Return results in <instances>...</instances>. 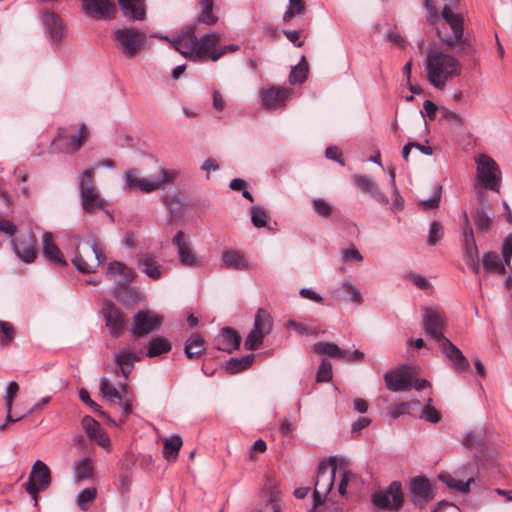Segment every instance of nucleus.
Masks as SVG:
<instances>
[{"label": "nucleus", "instance_id": "nucleus-1", "mask_svg": "<svg viewBox=\"0 0 512 512\" xmlns=\"http://www.w3.org/2000/svg\"><path fill=\"white\" fill-rule=\"evenodd\" d=\"M195 33L194 25L185 27L177 38L170 40L173 48L193 61L212 60L213 54L218 52L220 34L211 32L198 38Z\"/></svg>", "mask_w": 512, "mask_h": 512}, {"label": "nucleus", "instance_id": "nucleus-2", "mask_svg": "<svg viewBox=\"0 0 512 512\" xmlns=\"http://www.w3.org/2000/svg\"><path fill=\"white\" fill-rule=\"evenodd\" d=\"M425 71L429 83L443 90L449 79L461 74V64L452 55L438 49H430L425 59Z\"/></svg>", "mask_w": 512, "mask_h": 512}, {"label": "nucleus", "instance_id": "nucleus-3", "mask_svg": "<svg viewBox=\"0 0 512 512\" xmlns=\"http://www.w3.org/2000/svg\"><path fill=\"white\" fill-rule=\"evenodd\" d=\"M437 37L448 48L458 47V52H467L470 43L463 37V18L444 6L439 19H433Z\"/></svg>", "mask_w": 512, "mask_h": 512}, {"label": "nucleus", "instance_id": "nucleus-4", "mask_svg": "<svg viewBox=\"0 0 512 512\" xmlns=\"http://www.w3.org/2000/svg\"><path fill=\"white\" fill-rule=\"evenodd\" d=\"M17 232L16 225L2 219V233L11 237V249L15 255L24 263H33L37 258V241L34 235L15 236Z\"/></svg>", "mask_w": 512, "mask_h": 512}, {"label": "nucleus", "instance_id": "nucleus-5", "mask_svg": "<svg viewBox=\"0 0 512 512\" xmlns=\"http://www.w3.org/2000/svg\"><path fill=\"white\" fill-rule=\"evenodd\" d=\"M103 261L104 254L96 238L91 237L83 243L78 241L77 251L72 263L80 273L95 272Z\"/></svg>", "mask_w": 512, "mask_h": 512}, {"label": "nucleus", "instance_id": "nucleus-6", "mask_svg": "<svg viewBox=\"0 0 512 512\" xmlns=\"http://www.w3.org/2000/svg\"><path fill=\"white\" fill-rule=\"evenodd\" d=\"M179 177L177 170L162 168L157 178H139L133 170L125 171V179L130 189L138 188L143 192H153L173 183Z\"/></svg>", "mask_w": 512, "mask_h": 512}, {"label": "nucleus", "instance_id": "nucleus-7", "mask_svg": "<svg viewBox=\"0 0 512 512\" xmlns=\"http://www.w3.org/2000/svg\"><path fill=\"white\" fill-rule=\"evenodd\" d=\"M336 470L337 463L335 457H330L327 461L319 464L313 493L315 508L324 503L327 495L332 490Z\"/></svg>", "mask_w": 512, "mask_h": 512}, {"label": "nucleus", "instance_id": "nucleus-8", "mask_svg": "<svg viewBox=\"0 0 512 512\" xmlns=\"http://www.w3.org/2000/svg\"><path fill=\"white\" fill-rule=\"evenodd\" d=\"M477 165V182L488 190L499 192L501 186V171L494 159L486 154L475 158Z\"/></svg>", "mask_w": 512, "mask_h": 512}, {"label": "nucleus", "instance_id": "nucleus-9", "mask_svg": "<svg viewBox=\"0 0 512 512\" xmlns=\"http://www.w3.org/2000/svg\"><path fill=\"white\" fill-rule=\"evenodd\" d=\"M118 48L128 57H135L146 45V33L134 28L117 29L114 32Z\"/></svg>", "mask_w": 512, "mask_h": 512}, {"label": "nucleus", "instance_id": "nucleus-10", "mask_svg": "<svg viewBox=\"0 0 512 512\" xmlns=\"http://www.w3.org/2000/svg\"><path fill=\"white\" fill-rule=\"evenodd\" d=\"M402 487L399 482H392L385 490L372 494L371 502L381 510L398 511L403 505Z\"/></svg>", "mask_w": 512, "mask_h": 512}, {"label": "nucleus", "instance_id": "nucleus-11", "mask_svg": "<svg viewBox=\"0 0 512 512\" xmlns=\"http://www.w3.org/2000/svg\"><path fill=\"white\" fill-rule=\"evenodd\" d=\"M51 483V473L48 466L41 460L35 461L32 466L29 480L24 484L27 493L37 504L38 493L46 490Z\"/></svg>", "mask_w": 512, "mask_h": 512}, {"label": "nucleus", "instance_id": "nucleus-12", "mask_svg": "<svg viewBox=\"0 0 512 512\" xmlns=\"http://www.w3.org/2000/svg\"><path fill=\"white\" fill-rule=\"evenodd\" d=\"M464 223V232L462 236V246L464 250V259L466 264L475 272H479V255L476 245L474 232L470 224L469 217L466 212L462 215Z\"/></svg>", "mask_w": 512, "mask_h": 512}, {"label": "nucleus", "instance_id": "nucleus-13", "mask_svg": "<svg viewBox=\"0 0 512 512\" xmlns=\"http://www.w3.org/2000/svg\"><path fill=\"white\" fill-rule=\"evenodd\" d=\"M423 313V327L426 335L435 340L437 343L442 344L445 339V319L443 314L433 308L425 307L422 309Z\"/></svg>", "mask_w": 512, "mask_h": 512}, {"label": "nucleus", "instance_id": "nucleus-14", "mask_svg": "<svg viewBox=\"0 0 512 512\" xmlns=\"http://www.w3.org/2000/svg\"><path fill=\"white\" fill-rule=\"evenodd\" d=\"M163 318L153 311H138L132 318V333L140 338L160 329Z\"/></svg>", "mask_w": 512, "mask_h": 512}, {"label": "nucleus", "instance_id": "nucleus-15", "mask_svg": "<svg viewBox=\"0 0 512 512\" xmlns=\"http://www.w3.org/2000/svg\"><path fill=\"white\" fill-rule=\"evenodd\" d=\"M89 129L85 124H81L76 134L68 135L66 129L61 128L55 138L62 149L68 154H74L85 143L89 137Z\"/></svg>", "mask_w": 512, "mask_h": 512}, {"label": "nucleus", "instance_id": "nucleus-16", "mask_svg": "<svg viewBox=\"0 0 512 512\" xmlns=\"http://www.w3.org/2000/svg\"><path fill=\"white\" fill-rule=\"evenodd\" d=\"M385 384L388 390L393 392L407 391L412 387L413 374L406 366L388 371L384 375Z\"/></svg>", "mask_w": 512, "mask_h": 512}, {"label": "nucleus", "instance_id": "nucleus-17", "mask_svg": "<svg viewBox=\"0 0 512 512\" xmlns=\"http://www.w3.org/2000/svg\"><path fill=\"white\" fill-rule=\"evenodd\" d=\"M136 265L141 273L145 274L151 280H159L164 272L165 268L159 263L158 257L151 252H139L137 254Z\"/></svg>", "mask_w": 512, "mask_h": 512}, {"label": "nucleus", "instance_id": "nucleus-18", "mask_svg": "<svg viewBox=\"0 0 512 512\" xmlns=\"http://www.w3.org/2000/svg\"><path fill=\"white\" fill-rule=\"evenodd\" d=\"M292 94L291 88L272 86L261 91L262 104L267 109L281 108L291 99Z\"/></svg>", "mask_w": 512, "mask_h": 512}, {"label": "nucleus", "instance_id": "nucleus-19", "mask_svg": "<svg viewBox=\"0 0 512 512\" xmlns=\"http://www.w3.org/2000/svg\"><path fill=\"white\" fill-rule=\"evenodd\" d=\"M172 244L177 248L179 263L189 268H198L201 262L190 248L183 231H178L172 239Z\"/></svg>", "mask_w": 512, "mask_h": 512}, {"label": "nucleus", "instance_id": "nucleus-20", "mask_svg": "<svg viewBox=\"0 0 512 512\" xmlns=\"http://www.w3.org/2000/svg\"><path fill=\"white\" fill-rule=\"evenodd\" d=\"M410 497L415 505H424L433 499L430 481L425 476H417L410 483Z\"/></svg>", "mask_w": 512, "mask_h": 512}, {"label": "nucleus", "instance_id": "nucleus-21", "mask_svg": "<svg viewBox=\"0 0 512 512\" xmlns=\"http://www.w3.org/2000/svg\"><path fill=\"white\" fill-rule=\"evenodd\" d=\"M85 13L97 20L111 18L116 12L112 0H82Z\"/></svg>", "mask_w": 512, "mask_h": 512}, {"label": "nucleus", "instance_id": "nucleus-22", "mask_svg": "<svg viewBox=\"0 0 512 512\" xmlns=\"http://www.w3.org/2000/svg\"><path fill=\"white\" fill-rule=\"evenodd\" d=\"M103 315L110 334L113 336H118L125 325V318L122 310L119 309L114 303L108 302L103 309Z\"/></svg>", "mask_w": 512, "mask_h": 512}, {"label": "nucleus", "instance_id": "nucleus-23", "mask_svg": "<svg viewBox=\"0 0 512 512\" xmlns=\"http://www.w3.org/2000/svg\"><path fill=\"white\" fill-rule=\"evenodd\" d=\"M478 201L479 208L476 209L475 214L473 216L474 224L477 232L487 233L491 229L493 223L492 218L488 215L490 205L486 200L483 192L478 193Z\"/></svg>", "mask_w": 512, "mask_h": 512}, {"label": "nucleus", "instance_id": "nucleus-24", "mask_svg": "<svg viewBox=\"0 0 512 512\" xmlns=\"http://www.w3.org/2000/svg\"><path fill=\"white\" fill-rule=\"evenodd\" d=\"M42 251L47 261L56 266H66L67 261L64 259L63 253L55 244L53 234L44 232L42 235Z\"/></svg>", "mask_w": 512, "mask_h": 512}, {"label": "nucleus", "instance_id": "nucleus-25", "mask_svg": "<svg viewBox=\"0 0 512 512\" xmlns=\"http://www.w3.org/2000/svg\"><path fill=\"white\" fill-rule=\"evenodd\" d=\"M443 354L452 362L453 367L458 372L467 371L470 364L462 351L458 349L449 339L440 344Z\"/></svg>", "mask_w": 512, "mask_h": 512}, {"label": "nucleus", "instance_id": "nucleus-26", "mask_svg": "<svg viewBox=\"0 0 512 512\" xmlns=\"http://www.w3.org/2000/svg\"><path fill=\"white\" fill-rule=\"evenodd\" d=\"M118 3L125 18L133 21L146 18L145 0H118Z\"/></svg>", "mask_w": 512, "mask_h": 512}, {"label": "nucleus", "instance_id": "nucleus-27", "mask_svg": "<svg viewBox=\"0 0 512 512\" xmlns=\"http://www.w3.org/2000/svg\"><path fill=\"white\" fill-rule=\"evenodd\" d=\"M239 345L240 336L235 330L229 327L223 328L215 339V348L227 353H232L238 349Z\"/></svg>", "mask_w": 512, "mask_h": 512}, {"label": "nucleus", "instance_id": "nucleus-28", "mask_svg": "<svg viewBox=\"0 0 512 512\" xmlns=\"http://www.w3.org/2000/svg\"><path fill=\"white\" fill-rule=\"evenodd\" d=\"M140 360L141 357L138 353L128 349H121L115 354L116 365L125 379H128L129 374L132 372L134 362Z\"/></svg>", "mask_w": 512, "mask_h": 512}, {"label": "nucleus", "instance_id": "nucleus-29", "mask_svg": "<svg viewBox=\"0 0 512 512\" xmlns=\"http://www.w3.org/2000/svg\"><path fill=\"white\" fill-rule=\"evenodd\" d=\"M43 22L47 33L53 41L59 42L63 39L65 36V29L62 21L55 13L45 12L43 14Z\"/></svg>", "mask_w": 512, "mask_h": 512}, {"label": "nucleus", "instance_id": "nucleus-30", "mask_svg": "<svg viewBox=\"0 0 512 512\" xmlns=\"http://www.w3.org/2000/svg\"><path fill=\"white\" fill-rule=\"evenodd\" d=\"M81 204L84 212L94 214L98 210H104L106 207L105 200L100 196L98 190L86 191L81 193Z\"/></svg>", "mask_w": 512, "mask_h": 512}, {"label": "nucleus", "instance_id": "nucleus-31", "mask_svg": "<svg viewBox=\"0 0 512 512\" xmlns=\"http://www.w3.org/2000/svg\"><path fill=\"white\" fill-rule=\"evenodd\" d=\"M107 275L109 277H118L116 281L119 283H131L135 278V272L133 269L119 261H114L108 264Z\"/></svg>", "mask_w": 512, "mask_h": 512}, {"label": "nucleus", "instance_id": "nucleus-32", "mask_svg": "<svg viewBox=\"0 0 512 512\" xmlns=\"http://www.w3.org/2000/svg\"><path fill=\"white\" fill-rule=\"evenodd\" d=\"M222 266L227 269L247 270L249 263L244 255L235 250H225L221 256Z\"/></svg>", "mask_w": 512, "mask_h": 512}, {"label": "nucleus", "instance_id": "nucleus-33", "mask_svg": "<svg viewBox=\"0 0 512 512\" xmlns=\"http://www.w3.org/2000/svg\"><path fill=\"white\" fill-rule=\"evenodd\" d=\"M354 183L365 193L371 194L379 202H387L385 195L380 191L377 184L365 175H355Z\"/></svg>", "mask_w": 512, "mask_h": 512}, {"label": "nucleus", "instance_id": "nucleus-34", "mask_svg": "<svg viewBox=\"0 0 512 512\" xmlns=\"http://www.w3.org/2000/svg\"><path fill=\"white\" fill-rule=\"evenodd\" d=\"M206 350V343L204 338L194 333L186 341L184 352L189 359L199 357Z\"/></svg>", "mask_w": 512, "mask_h": 512}, {"label": "nucleus", "instance_id": "nucleus-35", "mask_svg": "<svg viewBox=\"0 0 512 512\" xmlns=\"http://www.w3.org/2000/svg\"><path fill=\"white\" fill-rule=\"evenodd\" d=\"M334 298L338 300L349 299L357 304L362 303V295L360 291L349 281H343L339 288L332 291Z\"/></svg>", "mask_w": 512, "mask_h": 512}, {"label": "nucleus", "instance_id": "nucleus-36", "mask_svg": "<svg viewBox=\"0 0 512 512\" xmlns=\"http://www.w3.org/2000/svg\"><path fill=\"white\" fill-rule=\"evenodd\" d=\"M92 460L88 457L75 461L73 464V479L75 482L87 480L93 476Z\"/></svg>", "mask_w": 512, "mask_h": 512}, {"label": "nucleus", "instance_id": "nucleus-37", "mask_svg": "<svg viewBox=\"0 0 512 512\" xmlns=\"http://www.w3.org/2000/svg\"><path fill=\"white\" fill-rule=\"evenodd\" d=\"M182 438L179 435H172L163 439V457L171 462L178 457L179 450L182 446Z\"/></svg>", "mask_w": 512, "mask_h": 512}, {"label": "nucleus", "instance_id": "nucleus-38", "mask_svg": "<svg viewBox=\"0 0 512 512\" xmlns=\"http://www.w3.org/2000/svg\"><path fill=\"white\" fill-rule=\"evenodd\" d=\"M171 349V342L167 338L156 337L149 342L147 346L146 356L149 358H153L156 356H160L162 354H166L170 352Z\"/></svg>", "mask_w": 512, "mask_h": 512}, {"label": "nucleus", "instance_id": "nucleus-39", "mask_svg": "<svg viewBox=\"0 0 512 512\" xmlns=\"http://www.w3.org/2000/svg\"><path fill=\"white\" fill-rule=\"evenodd\" d=\"M312 350L319 355H329L333 358L342 359L348 354L347 350L340 349L336 344L330 342H317L312 346Z\"/></svg>", "mask_w": 512, "mask_h": 512}, {"label": "nucleus", "instance_id": "nucleus-40", "mask_svg": "<svg viewBox=\"0 0 512 512\" xmlns=\"http://www.w3.org/2000/svg\"><path fill=\"white\" fill-rule=\"evenodd\" d=\"M482 262L484 269L489 273H505V265L500 261L498 254L495 252L485 253Z\"/></svg>", "mask_w": 512, "mask_h": 512}, {"label": "nucleus", "instance_id": "nucleus-41", "mask_svg": "<svg viewBox=\"0 0 512 512\" xmlns=\"http://www.w3.org/2000/svg\"><path fill=\"white\" fill-rule=\"evenodd\" d=\"M254 328L262 333L270 334L273 328V320L267 310L259 308L255 315Z\"/></svg>", "mask_w": 512, "mask_h": 512}, {"label": "nucleus", "instance_id": "nucleus-42", "mask_svg": "<svg viewBox=\"0 0 512 512\" xmlns=\"http://www.w3.org/2000/svg\"><path fill=\"white\" fill-rule=\"evenodd\" d=\"M253 361V354L241 358H231L226 362L225 369L231 374H236L247 369Z\"/></svg>", "mask_w": 512, "mask_h": 512}, {"label": "nucleus", "instance_id": "nucleus-43", "mask_svg": "<svg viewBox=\"0 0 512 512\" xmlns=\"http://www.w3.org/2000/svg\"><path fill=\"white\" fill-rule=\"evenodd\" d=\"M201 13L198 16V23L206 25H214L218 21V17L213 14L214 3L212 0H201Z\"/></svg>", "mask_w": 512, "mask_h": 512}, {"label": "nucleus", "instance_id": "nucleus-44", "mask_svg": "<svg viewBox=\"0 0 512 512\" xmlns=\"http://www.w3.org/2000/svg\"><path fill=\"white\" fill-rule=\"evenodd\" d=\"M308 76V65L305 56L301 57L300 62L292 67L289 74V82L291 84H302Z\"/></svg>", "mask_w": 512, "mask_h": 512}, {"label": "nucleus", "instance_id": "nucleus-45", "mask_svg": "<svg viewBox=\"0 0 512 512\" xmlns=\"http://www.w3.org/2000/svg\"><path fill=\"white\" fill-rule=\"evenodd\" d=\"M439 479L448 487L464 493L468 492L469 484L474 481L473 478H469L466 482L457 480L449 473L440 474Z\"/></svg>", "mask_w": 512, "mask_h": 512}, {"label": "nucleus", "instance_id": "nucleus-46", "mask_svg": "<svg viewBox=\"0 0 512 512\" xmlns=\"http://www.w3.org/2000/svg\"><path fill=\"white\" fill-rule=\"evenodd\" d=\"M78 184L81 193H86V191L97 190L94 185V173L91 169L84 170L81 172L78 177Z\"/></svg>", "mask_w": 512, "mask_h": 512}, {"label": "nucleus", "instance_id": "nucleus-47", "mask_svg": "<svg viewBox=\"0 0 512 512\" xmlns=\"http://www.w3.org/2000/svg\"><path fill=\"white\" fill-rule=\"evenodd\" d=\"M312 208L318 216L323 218H329L334 212L333 206L323 198L313 199Z\"/></svg>", "mask_w": 512, "mask_h": 512}, {"label": "nucleus", "instance_id": "nucleus-48", "mask_svg": "<svg viewBox=\"0 0 512 512\" xmlns=\"http://www.w3.org/2000/svg\"><path fill=\"white\" fill-rule=\"evenodd\" d=\"M97 490L95 488H85L79 492L76 502L81 510L86 511L89 504L96 498Z\"/></svg>", "mask_w": 512, "mask_h": 512}, {"label": "nucleus", "instance_id": "nucleus-49", "mask_svg": "<svg viewBox=\"0 0 512 512\" xmlns=\"http://www.w3.org/2000/svg\"><path fill=\"white\" fill-rule=\"evenodd\" d=\"M420 417L427 422L430 423H438L442 415L441 413L432 405V399L429 398L427 403L424 405Z\"/></svg>", "mask_w": 512, "mask_h": 512}, {"label": "nucleus", "instance_id": "nucleus-50", "mask_svg": "<svg viewBox=\"0 0 512 512\" xmlns=\"http://www.w3.org/2000/svg\"><path fill=\"white\" fill-rule=\"evenodd\" d=\"M100 392L102 396L107 400H121L120 392L111 385L110 380L106 377H103L100 380Z\"/></svg>", "mask_w": 512, "mask_h": 512}, {"label": "nucleus", "instance_id": "nucleus-51", "mask_svg": "<svg viewBox=\"0 0 512 512\" xmlns=\"http://www.w3.org/2000/svg\"><path fill=\"white\" fill-rule=\"evenodd\" d=\"M266 333H262L261 331L253 328L252 331L248 334L244 346L247 350H255L257 349L264 340Z\"/></svg>", "mask_w": 512, "mask_h": 512}, {"label": "nucleus", "instance_id": "nucleus-52", "mask_svg": "<svg viewBox=\"0 0 512 512\" xmlns=\"http://www.w3.org/2000/svg\"><path fill=\"white\" fill-rule=\"evenodd\" d=\"M267 213L260 206H254L251 209V222L257 228H262L266 226L267 223Z\"/></svg>", "mask_w": 512, "mask_h": 512}, {"label": "nucleus", "instance_id": "nucleus-53", "mask_svg": "<svg viewBox=\"0 0 512 512\" xmlns=\"http://www.w3.org/2000/svg\"><path fill=\"white\" fill-rule=\"evenodd\" d=\"M79 398L86 405H88L93 412L98 413L102 417L107 416L106 413L102 410L101 406L91 399L90 394L86 389H84V388L80 389Z\"/></svg>", "mask_w": 512, "mask_h": 512}, {"label": "nucleus", "instance_id": "nucleus-54", "mask_svg": "<svg viewBox=\"0 0 512 512\" xmlns=\"http://www.w3.org/2000/svg\"><path fill=\"white\" fill-rule=\"evenodd\" d=\"M463 444L466 447L474 448L483 445V434L481 431H472L465 435Z\"/></svg>", "mask_w": 512, "mask_h": 512}, {"label": "nucleus", "instance_id": "nucleus-55", "mask_svg": "<svg viewBox=\"0 0 512 512\" xmlns=\"http://www.w3.org/2000/svg\"><path fill=\"white\" fill-rule=\"evenodd\" d=\"M82 426L89 438L96 436V433L102 429L100 424L90 416H85L82 419Z\"/></svg>", "mask_w": 512, "mask_h": 512}, {"label": "nucleus", "instance_id": "nucleus-56", "mask_svg": "<svg viewBox=\"0 0 512 512\" xmlns=\"http://www.w3.org/2000/svg\"><path fill=\"white\" fill-rule=\"evenodd\" d=\"M443 236V229L439 222L433 221L430 225L428 243L432 246L436 245Z\"/></svg>", "mask_w": 512, "mask_h": 512}, {"label": "nucleus", "instance_id": "nucleus-57", "mask_svg": "<svg viewBox=\"0 0 512 512\" xmlns=\"http://www.w3.org/2000/svg\"><path fill=\"white\" fill-rule=\"evenodd\" d=\"M332 378V367L327 360H322L317 371V382H329Z\"/></svg>", "mask_w": 512, "mask_h": 512}, {"label": "nucleus", "instance_id": "nucleus-58", "mask_svg": "<svg viewBox=\"0 0 512 512\" xmlns=\"http://www.w3.org/2000/svg\"><path fill=\"white\" fill-rule=\"evenodd\" d=\"M441 117L452 125L460 126L464 124L462 116L448 108L440 109Z\"/></svg>", "mask_w": 512, "mask_h": 512}, {"label": "nucleus", "instance_id": "nucleus-59", "mask_svg": "<svg viewBox=\"0 0 512 512\" xmlns=\"http://www.w3.org/2000/svg\"><path fill=\"white\" fill-rule=\"evenodd\" d=\"M15 337V329L9 322L2 321V347L10 345Z\"/></svg>", "mask_w": 512, "mask_h": 512}, {"label": "nucleus", "instance_id": "nucleus-60", "mask_svg": "<svg viewBox=\"0 0 512 512\" xmlns=\"http://www.w3.org/2000/svg\"><path fill=\"white\" fill-rule=\"evenodd\" d=\"M501 253L503 256V263L510 266L512 257V238H506L502 243Z\"/></svg>", "mask_w": 512, "mask_h": 512}, {"label": "nucleus", "instance_id": "nucleus-61", "mask_svg": "<svg viewBox=\"0 0 512 512\" xmlns=\"http://www.w3.org/2000/svg\"><path fill=\"white\" fill-rule=\"evenodd\" d=\"M440 198H441V187L438 186L435 191L434 196L430 199L422 200L420 202V204L426 209H435L439 206Z\"/></svg>", "mask_w": 512, "mask_h": 512}, {"label": "nucleus", "instance_id": "nucleus-62", "mask_svg": "<svg viewBox=\"0 0 512 512\" xmlns=\"http://www.w3.org/2000/svg\"><path fill=\"white\" fill-rule=\"evenodd\" d=\"M342 258L345 261H357V262H360L363 259L360 252L354 246H351L350 248L343 250Z\"/></svg>", "mask_w": 512, "mask_h": 512}, {"label": "nucleus", "instance_id": "nucleus-63", "mask_svg": "<svg viewBox=\"0 0 512 512\" xmlns=\"http://www.w3.org/2000/svg\"><path fill=\"white\" fill-rule=\"evenodd\" d=\"M325 155L328 159L338 162L340 165L344 166V161L342 160V152L336 146H329L326 148Z\"/></svg>", "mask_w": 512, "mask_h": 512}, {"label": "nucleus", "instance_id": "nucleus-64", "mask_svg": "<svg viewBox=\"0 0 512 512\" xmlns=\"http://www.w3.org/2000/svg\"><path fill=\"white\" fill-rule=\"evenodd\" d=\"M433 512H461V510L453 503L441 501L434 508Z\"/></svg>", "mask_w": 512, "mask_h": 512}]
</instances>
